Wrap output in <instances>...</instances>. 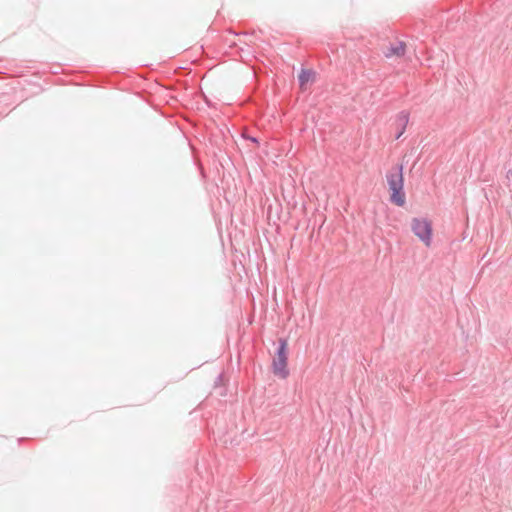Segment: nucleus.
I'll use <instances>...</instances> for the list:
<instances>
[{"label": "nucleus", "instance_id": "1", "mask_svg": "<svg viewBox=\"0 0 512 512\" xmlns=\"http://www.w3.org/2000/svg\"><path fill=\"white\" fill-rule=\"evenodd\" d=\"M386 180L391 192L390 202L399 207H403L406 203V196L404 192L403 165L396 164L392 166L386 174Z\"/></svg>", "mask_w": 512, "mask_h": 512}, {"label": "nucleus", "instance_id": "2", "mask_svg": "<svg viewBox=\"0 0 512 512\" xmlns=\"http://www.w3.org/2000/svg\"><path fill=\"white\" fill-rule=\"evenodd\" d=\"M287 360H288V341L285 338L278 339V347L275 352V356L272 362V370L274 375L279 376L282 379H285L289 375V370L287 369Z\"/></svg>", "mask_w": 512, "mask_h": 512}, {"label": "nucleus", "instance_id": "3", "mask_svg": "<svg viewBox=\"0 0 512 512\" xmlns=\"http://www.w3.org/2000/svg\"><path fill=\"white\" fill-rule=\"evenodd\" d=\"M412 232L426 245L429 246L432 238L431 222L424 218H413L411 221Z\"/></svg>", "mask_w": 512, "mask_h": 512}, {"label": "nucleus", "instance_id": "4", "mask_svg": "<svg viewBox=\"0 0 512 512\" xmlns=\"http://www.w3.org/2000/svg\"><path fill=\"white\" fill-rule=\"evenodd\" d=\"M409 122V113L407 111H401L396 119V125L398 128V132L395 136L396 139H399L406 130L407 124Z\"/></svg>", "mask_w": 512, "mask_h": 512}, {"label": "nucleus", "instance_id": "5", "mask_svg": "<svg viewBox=\"0 0 512 512\" xmlns=\"http://www.w3.org/2000/svg\"><path fill=\"white\" fill-rule=\"evenodd\" d=\"M316 73L312 69H302L298 75L299 86L301 89H305L309 82H314Z\"/></svg>", "mask_w": 512, "mask_h": 512}, {"label": "nucleus", "instance_id": "6", "mask_svg": "<svg viewBox=\"0 0 512 512\" xmlns=\"http://www.w3.org/2000/svg\"><path fill=\"white\" fill-rule=\"evenodd\" d=\"M405 48H406V44L404 42L400 41V42H398V44L396 46H392L390 48V53L387 54L386 56H390V55H396L398 57L404 56Z\"/></svg>", "mask_w": 512, "mask_h": 512}, {"label": "nucleus", "instance_id": "7", "mask_svg": "<svg viewBox=\"0 0 512 512\" xmlns=\"http://www.w3.org/2000/svg\"><path fill=\"white\" fill-rule=\"evenodd\" d=\"M251 141H253V142H257V139H256V138H254V137H252V138H251Z\"/></svg>", "mask_w": 512, "mask_h": 512}, {"label": "nucleus", "instance_id": "8", "mask_svg": "<svg viewBox=\"0 0 512 512\" xmlns=\"http://www.w3.org/2000/svg\"><path fill=\"white\" fill-rule=\"evenodd\" d=\"M509 174H511V175H512V170H509V171H508V175H509Z\"/></svg>", "mask_w": 512, "mask_h": 512}]
</instances>
